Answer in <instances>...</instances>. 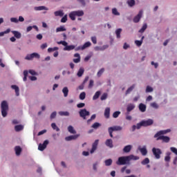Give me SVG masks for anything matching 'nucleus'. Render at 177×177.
<instances>
[{"instance_id": "obj_1", "label": "nucleus", "mask_w": 177, "mask_h": 177, "mask_svg": "<svg viewBox=\"0 0 177 177\" xmlns=\"http://www.w3.org/2000/svg\"><path fill=\"white\" fill-rule=\"evenodd\" d=\"M1 115L3 117H6L8 115V111L9 110V105L8 104V102L3 101L1 102Z\"/></svg>"}, {"instance_id": "obj_2", "label": "nucleus", "mask_w": 177, "mask_h": 177, "mask_svg": "<svg viewBox=\"0 0 177 177\" xmlns=\"http://www.w3.org/2000/svg\"><path fill=\"white\" fill-rule=\"evenodd\" d=\"M75 16H77V17H81L84 16V11L77 10V11H72L69 13V17L73 21L75 20Z\"/></svg>"}, {"instance_id": "obj_3", "label": "nucleus", "mask_w": 177, "mask_h": 177, "mask_svg": "<svg viewBox=\"0 0 177 177\" xmlns=\"http://www.w3.org/2000/svg\"><path fill=\"white\" fill-rule=\"evenodd\" d=\"M127 162H129L128 156L119 157L118 161H116L117 165H125Z\"/></svg>"}, {"instance_id": "obj_4", "label": "nucleus", "mask_w": 177, "mask_h": 177, "mask_svg": "<svg viewBox=\"0 0 177 177\" xmlns=\"http://www.w3.org/2000/svg\"><path fill=\"white\" fill-rule=\"evenodd\" d=\"M115 131H122V127L121 126H113V127H109L108 132L111 138H113V132Z\"/></svg>"}, {"instance_id": "obj_5", "label": "nucleus", "mask_w": 177, "mask_h": 177, "mask_svg": "<svg viewBox=\"0 0 177 177\" xmlns=\"http://www.w3.org/2000/svg\"><path fill=\"white\" fill-rule=\"evenodd\" d=\"M152 153L153 156H155V158L157 160H160L161 158V154H162V152L161 151V149L158 148L153 147L152 149Z\"/></svg>"}, {"instance_id": "obj_6", "label": "nucleus", "mask_w": 177, "mask_h": 177, "mask_svg": "<svg viewBox=\"0 0 177 177\" xmlns=\"http://www.w3.org/2000/svg\"><path fill=\"white\" fill-rule=\"evenodd\" d=\"M80 117L83 118V120H86L88 115H91V113L86 110V109H80L79 111Z\"/></svg>"}, {"instance_id": "obj_7", "label": "nucleus", "mask_w": 177, "mask_h": 177, "mask_svg": "<svg viewBox=\"0 0 177 177\" xmlns=\"http://www.w3.org/2000/svg\"><path fill=\"white\" fill-rule=\"evenodd\" d=\"M34 57L35 59H39L40 55L39 54L37 53H33L32 54H28L26 55V57H25L26 60H32L34 59Z\"/></svg>"}, {"instance_id": "obj_8", "label": "nucleus", "mask_w": 177, "mask_h": 177, "mask_svg": "<svg viewBox=\"0 0 177 177\" xmlns=\"http://www.w3.org/2000/svg\"><path fill=\"white\" fill-rule=\"evenodd\" d=\"M49 145V141L48 140H44L43 144H39L38 146V149L40 151H44L46 149V146Z\"/></svg>"}, {"instance_id": "obj_9", "label": "nucleus", "mask_w": 177, "mask_h": 177, "mask_svg": "<svg viewBox=\"0 0 177 177\" xmlns=\"http://www.w3.org/2000/svg\"><path fill=\"white\" fill-rule=\"evenodd\" d=\"M92 44L91 41L86 42L83 46H78L75 48V50H84V49H86V48H89Z\"/></svg>"}, {"instance_id": "obj_10", "label": "nucleus", "mask_w": 177, "mask_h": 177, "mask_svg": "<svg viewBox=\"0 0 177 177\" xmlns=\"http://www.w3.org/2000/svg\"><path fill=\"white\" fill-rule=\"evenodd\" d=\"M168 132H171V129L159 131L154 135V138H160V136H162L161 135H165L168 133Z\"/></svg>"}, {"instance_id": "obj_11", "label": "nucleus", "mask_w": 177, "mask_h": 177, "mask_svg": "<svg viewBox=\"0 0 177 177\" xmlns=\"http://www.w3.org/2000/svg\"><path fill=\"white\" fill-rule=\"evenodd\" d=\"M142 127H150L153 125L154 121L152 119H148L147 120H142Z\"/></svg>"}, {"instance_id": "obj_12", "label": "nucleus", "mask_w": 177, "mask_h": 177, "mask_svg": "<svg viewBox=\"0 0 177 177\" xmlns=\"http://www.w3.org/2000/svg\"><path fill=\"white\" fill-rule=\"evenodd\" d=\"M143 15V11L140 10L138 14L133 18V23H139L140 21V19H142V16Z\"/></svg>"}, {"instance_id": "obj_13", "label": "nucleus", "mask_w": 177, "mask_h": 177, "mask_svg": "<svg viewBox=\"0 0 177 177\" xmlns=\"http://www.w3.org/2000/svg\"><path fill=\"white\" fill-rule=\"evenodd\" d=\"M99 145V140H95L92 145V149L90 151L91 154H93L96 149H97V145Z\"/></svg>"}, {"instance_id": "obj_14", "label": "nucleus", "mask_w": 177, "mask_h": 177, "mask_svg": "<svg viewBox=\"0 0 177 177\" xmlns=\"http://www.w3.org/2000/svg\"><path fill=\"white\" fill-rule=\"evenodd\" d=\"M156 140H162V142H164L165 143H169V140H171V138H169V137L168 136H162L157 137Z\"/></svg>"}, {"instance_id": "obj_15", "label": "nucleus", "mask_w": 177, "mask_h": 177, "mask_svg": "<svg viewBox=\"0 0 177 177\" xmlns=\"http://www.w3.org/2000/svg\"><path fill=\"white\" fill-rule=\"evenodd\" d=\"M79 136V135L69 136L65 138V140H66V142H70V140H75V139H77Z\"/></svg>"}, {"instance_id": "obj_16", "label": "nucleus", "mask_w": 177, "mask_h": 177, "mask_svg": "<svg viewBox=\"0 0 177 177\" xmlns=\"http://www.w3.org/2000/svg\"><path fill=\"white\" fill-rule=\"evenodd\" d=\"M105 145L107 147H110V149H113V147H114V145H113V140L111 139H107L105 142Z\"/></svg>"}, {"instance_id": "obj_17", "label": "nucleus", "mask_w": 177, "mask_h": 177, "mask_svg": "<svg viewBox=\"0 0 177 177\" xmlns=\"http://www.w3.org/2000/svg\"><path fill=\"white\" fill-rule=\"evenodd\" d=\"M88 80H89V77L87 76L85 77L83 83L78 86V89H80V91H82V89H84V85L85 84H86V82H88Z\"/></svg>"}, {"instance_id": "obj_18", "label": "nucleus", "mask_w": 177, "mask_h": 177, "mask_svg": "<svg viewBox=\"0 0 177 177\" xmlns=\"http://www.w3.org/2000/svg\"><path fill=\"white\" fill-rule=\"evenodd\" d=\"M138 109L140 110V111H141V113H145V111H146V104H143V103H140L138 106Z\"/></svg>"}, {"instance_id": "obj_19", "label": "nucleus", "mask_w": 177, "mask_h": 177, "mask_svg": "<svg viewBox=\"0 0 177 177\" xmlns=\"http://www.w3.org/2000/svg\"><path fill=\"white\" fill-rule=\"evenodd\" d=\"M11 88L15 91L16 96H19L20 95V89L19 88V86L17 85H12Z\"/></svg>"}, {"instance_id": "obj_20", "label": "nucleus", "mask_w": 177, "mask_h": 177, "mask_svg": "<svg viewBox=\"0 0 177 177\" xmlns=\"http://www.w3.org/2000/svg\"><path fill=\"white\" fill-rule=\"evenodd\" d=\"M12 33L17 39H20V38H21V33H20L19 31L12 30Z\"/></svg>"}, {"instance_id": "obj_21", "label": "nucleus", "mask_w": 177, "mask_h": 177, "mask_svg": "<svg viewBox=\"0 0 177 177\" xmlns=\"http://www.w3.org/2000/svg\"><path fill=\"white\" fill-rule=\"evenodd\" d=\"M74 57H77V58L73 59L74 63H80V62H81V56L80 55V54L75 53L74 55Z\"/></svg>"}, {"instance_id": "obj_22", "label": "nucleus", "mask_w": 177, "mask_h": 177, "mask_svg": "<svg viewBox=\"0 0 177 177\" xmlns=\"http://www.w3.org/2000/svg\"><path fill=\"white\" fill-rule=\"evenodd\" d=\"M139 150L142 154V156H147V149H146V146L142 148H139Z\"/></svg>"}, {"instance_id": "obj_23", "label": "nucleus", "mask_w": 177, "mask_h": 177, "mask_svg": "<svg viewBox=\"0 0 177 177\" xmlns=\"http://www.w3.org/2000/svg\"><path fill=\"white\" fill-rule=\"evenodd\" d=\"M131 150H132V145H127L123 149L124 153H129Z\"/></svg>"}, {"instance_id": "obj_24", "label": "nucleus", "mask_w": 177, "mask_h": 177, "mask_svg": "<svg viewBox=\"0 0 177 177\" xmlns=\"http://www.w3.org/2000/svg\"><path fill=\"white\" fill-rule=\"evenodd\" d=\"M104 117L105 118H110V108L107 107L104 111Z\"/></svg>"}, {"instance_id": "obj_25", "label": "nucleus", "mask_w": 177, "mask_h": 177, "mask_svg": "<svg viewBox=\"0 0 177 177\" xmlns=\"http://www.w3.org/2000/svg\"><path fill=\"white\" fill-rule=\"evenodd\" d=\"M127 158L129 160V161H131V160H133V161H136L137 160H139V156H135L133 155H130L127 156Z\"/></svg>"}, {"instance_id": "obj_26", "label": "nucleus", "mask_w": 177, "mask_h": 177, "mask_svg": "<svg viewBox=\"0 0 177 177\" xmlns=\"http://www.w3.org/2000/svg\"><path fill=\"white\" fill-rule=\"evenodd\" d=\"M54 15L56 17L59 16L60 17H63V16H64V12H63V10H58L55 11L54 12Z\"/></svg>"}, {"instance_id": "obj_27", "label": "nucleus", "mask_w": 177, "mask_h": 177, "mask_svg": "<svg viewBox=\"0 0 177 177\" xmlns=\"http://www.w3.org/2000/svg\"><path fill=\"white\" fill-rule=\"evenodd\" d=\"M143 39H145V36H142L141 40H136L135 44L137 46H142V44H143Z\"/></svg>"}, {"instance_id": "obj_28", "label": "nucleus", "mask_w": 177, "mask_h": 177, "mask_svg": "<svg viewBox=\"0 0 177 177\" xmlns=\"http://www.w3.org/2000/svg\"><path fill=\"white\" fill-rule=\"evenodd\" d=\"M107 48H109V46L106 45V46H103L102 47L95 46L94 49L95 50H104L105 49H107Z\"/></svg>"}, {"instance_id": "obj_29", "label": "nucleus", "mask_w": 177, "mask_h": 177, "mask_svg": "<svg viewBox=\"0 0 177 177\" xmlns=\"http://www.w3.org/2000/svg\"><path fill=\"white\" fill-rule=\"evenodd\" d=\"M24 127L21 124H19V125H16L15 127V129L16 131V132H20V131H23Z\"/></svg>"}, {"instance_id": "obj_30", "label": "nucleus", "mask_w": 177, "mask_h": 177, "mask_svg": "<svg viewBox=\"0 0 177 177\" xmlns=\"http://www.w3.org/2000/svg\"><path fill=\"white\" fill-rule=\"evenodd\" d=\"M35 10H48V8L46 6H41L38 7H35Z\"/></svg>"}, {"instance_id": "obj_31", "label": "nucleus", "mask_w": 177, "mask_h": 177, "mask_svg": "<svg viewBox=\"0 0 177 177\" xmlns=\"http://www.w3.org/2000/svg\"><path fill=\"white\" fill-rule=\"evenodd\" d=\"M73 49H75V46L71 45V46H66L64 48V50H73Z\"/></svg>"}, {"instance_id": "obj_32", "label": "nucleus", "mask_w": 177, "mask_h": 177, "mask_svg": "<svg viewBox=\"0 0 177 177\" xmlns=\"http://www.w3.org/2000/svg\"><path fill=\"white\" fill-rule=\"evenodd\" d=\"M122 31V28H118L115 30V34H116V38H121V32Z\"/></svg>"}, {"instance_id": "obj_33", "label": "nucleus", "mask_w": 177, "mask_h": 177, "mask_svg": "<svg viewBox=\"0 0 177 177\" xmlns=\"http://www.w3.org/2000/svg\"><path fill=\"white\" fill-rule=\"evenodd\" d=\"M62 92H63V93H64V97H67L68 96V88L64 87V88L62 89Z\"/></svg>"}, {"instance_id": "obj_34", "label": "nucleus", "mask_w": 177, "mask_h": 177, "mask_svg": "<svg viewBox=\"0 0 177 177\" xmlns=\"http://www.w3.org/2000/svg\"><path fill=\"white\" fill-rule=\"evenodd\" d=\"M135 89V84H133L131 86H130L126 91L125 95H129L132 91Z\"/></svg>"}, {"instance_id": "obj_35", "label": "nucleus", "mask_w": 177, "mask_h": 177, "mask_svg": "<svg viewBox=\"0 0 177 177\" xmlns=\"http://www.w3.org/2000/svg\"><path fill=\"white\" fill-rule=\"evenodd\" d=\"M15 153L17 156H20L21 153V148L19 146L15 147Z\"/></svg>"}, {"instance_id": "obj_36", "label": "nucleus", "mask_w": 177, "mask_h": 177, "mask_svg": "<svg viewBox=\"0 0 177 177\" xmlns=\"http://www.w3.org/2000/svg\"><path fill=\"white\" fill-rule=\"evenodd\" d=\"M147 28V24H144L141 29L139 30V32H140L141 34H143V32L146 31Z\"/></svg>"}, {"instance_id": "obj_37", "label": "nucleus", "mask_w": 177, "mask_h": 177, "mask_svg": "<svg viewBox=\"0 0 177 177\" xmlns=\"http://www.w3.org/2000/svg\"><path fill=\"white\" fill-rule=\"evenodd\" d=\"M100 127H102V124L99 122H95L92 124L91 128H93V129H97Z\"/></svg>"}, {"instance_id": "obj_38", "label": "nucleus", "mask_w": 177, "mask_h": 177, "mask_svg": "<svg viewBox=\"0 0 177 177\" xmlns=\"http://www.w3.org/2000/svg\"><path fill=\"white\" fill-rule=\"evenodd\" d=\"M100 94V91H97L93 97V100H97V99H99Z\"/></svg>"}, {"instance_id": "obj_39", "label": "nucleus", "mask_w": 177, "mask_h": 177, "mask_svg": "<svg viewBox=\"0 0 177 177\" xmlns=\"http://www.w3.org/2000/svg\"><path fill=\"white\" fill-rule=\"evenodd\" d=\"M105 165L106 167H110V165H111V164H113V160L111 159H107L104 161Z\"/></svg>"}, {"instance_id": "obj_40", "label": "nucleus", "mask_w": 177, "mask_h": 177, "mask_svg": "<svg viewBox=\"0 0 177 177\" xmlns=\"http://www.w3.org/2000/svg\"><path fill=\"white\" fill-rule=\"evenodd\" d=\"M59 115H64L65 117H68V115H70V113H68V111H59Z\"/></svg>"}, {"instance_id": "obj_41", "label": "nucleus", "mask_w": 177, "mask_h": 177, "mask_svg": "<svg viewBox=\"0 0 177 177\" xmlns=\"http://www.w3.org/2000/svg\"><path fill=\"white\" fill-rule=\"evenodd\" d=\"M95 119H96V114L92 115L91 118L87 120L88 125H89V124H91V122L92 121H93V120H95Z\"/></svg>"}, {"instance_id": "obj_42", "label": "nucleus", "mask_w": 177, "mask_h": 177, "mask_svg": "<svg viewBox=\"0 0 177 177\" xmlns=\"http://www.w3.org/2000/svg\"><path fill=\"white\" fill-rule=\"evenodd\" d=\"M150 162V159L149 158H145L142 162V165H147V164H149Z\"/></svg>"}, {"instance_id": "obj_43", "label": "nucleus", "mask_w": 177, "mask_h": 177, "mask_svg": "<svg viewBox=\"0 0 177 177\" xmlns=\"http://www.w3.org/2000/svg\"><path fill=\"white\" fill-rule=\"evenodd\" d=\"M68 131L70 133H77V131L74 130V127H73V126H68Z\"/></svg>"}, {"instance_id": "obj_44", "label": "nucleus", "mask_w": 177, "mask_h": 177, "mask_svg": "<svg viewBox=\"0 0 177 177\" xmlns=\"http://www.w3.org/2000/svg\"><path fill=\"white\" fill-rule=\"evenodd\" d=\"M133 109H135V105L131 104L128 105L127 110L128 113H130V111H132V110H133Z\"/></svg>"}, {"instance_id": "obj_45", "label": "nucleus", "mask_w": 177, "mask_h": 177, "mask_svg": "<svg viewBox=\"0 0 177 177\" xmlns=\"http://www.w3.org/2000/svg\"><path fill=\"white\" fill-rule=\"evenodd\" d=\"M51 127L53 128V129L55 130L57 132H59L60 131V129L57 127V126L56 125V123H52Z\"/></svg>"}, {"instance_id": "obj_46", "label": "nucleus", "mask_w": 177, "mask_h": 177, "mask_svg": "<svg viewBox=\"0 0 177 177\" xmlns=\"http://www.w3.org/2000/svg\"><path fill=\"white\" fill-rule=\"evenodd\" d=\"M84 68H80L77 72V76L78 77H82L83 74H84Z\"/></svg>"}, {"instance_id": "obj_47", "label": "nucleus", "mask_w": 177, "mask_h": 177, "mask_svg": "<svg viewBox=\"0 0 177 177\" xmlns=\"http://www.w3.org/2000/svg\"><path fill=\"white\" fill-rule=\"evenodd\" d=\"M62 31H66V28H64V26H60L59 28H57L56 32H60Z\"/></svg>"}, {"instance_id": "obj_48", "label": "nucleus", "mask_w": 177, "mask_h": 177, "mask_svg": "<svg viewBox=\"0 0 177 177\" xmlns=\"http://www.w3.org/2000/svg\"><path fill=\"white\" fill-rule=\"evenodd\" d=\"M112 14L114 15V16H120V13L117 8H113L112 9Z\"/></svg>"}, {"instance_id": "obj_49", "label": "nucleus", "mask_w": 177, "mask_h": 177, "mask_svg": "<svg viewBox=\"0 0 177 177\" xmlns=\"http://www.w3.org/2000/svg\"><path fill=\"white\" fill-rule=\"evenodd\" d=\"M86 96V93H85V92H82L80 94V100H84L85 97Z\"/></svg>"}, {"instance_id": "obj_50", "label": "nucleus", "mask_w": 177, "mask_h": 177, "mask_svg": "<svg viewBox=\"0 0 177 177\" xmlns=\"http://www.w3.org/2000/svg\"><path fill=\"white\" fill-rule=\"evenodd\" d=\"M55 50H59L58 47H54V48H48V52L50 53V52H55Z\"/></svg>"}, {"instance_id": "obj_51", "label": "nucleus", "mask_w": 177, "mask_h": 177, "mask_svg": "<svg viewBox=\"0 0 177 177\" xmlns=\"http://www.w3.org/2000/svg\"><path fill=\"white\" fill-rule=\"evenodd\" d=\"M57 44L58 45H63L64 46H65V48H66V46H67V45H68L67 41H57Z\"/></svg>"}, {"instance_id": "obj_52", "label": "nucleus", "mask_w": 177, "mask_h": 177, "mask_svg": "<svg viewBox=\"0 0 177 177\" xmlns=\"http://www.w3.org/2000/svg\"><path fill=\"white\" fill-rule=\"evenodd\" d=\"M127 3L129 5V6H135V0H129L127 1Z\"/></svg>"}, {"instance_id": "obj_53", "label": "nucleus", "mask_w": 177, "mask_h": 177, "mask_svg": "<svg viewBox=\"0 0 177 177\" xmlns=\"http://www.w3.org/2000/svg\"><path fill=\"white\" fill-rule=\"evenodd\" d=\"M120 114H121L120 111H115L113 113V118H118V116L120 115Z\"/></svg>"}, {"instance_id": "obj_54", "label": "nucleus", "mask_w": 177, "mask_h": 177, "mask_svg": "<svg viewBox=\"0 0 177 177\" xmlns=\"http://www.w3.org/2000/svg\"><path fill=\"white\" fill-rule=\"evenodd\" d=\"M104 73V68H101L97 73V77H101L102 74H103Z\"/></svg>"}, {"instance_id": "obj_55", "label": "nucleus", "mask_w": 177, "mask_h": 177, "mask_svg": "<svg viewBox=\"0 0 177 177\" xmlns=\"http://www.w3.org/2000/svg\"><path fill=\"white\" fill-rule=\"evenodd\" d=\"M91 41L93 44H94V45H96L97 44V39L95 36L91 37Z\"/></svg>"}, {"instance_id": "obj_56", "label": "nucleus", "mask_w": 177, "mask_h": 177, "mask_svg": "<svg viewBox=\"0 0 177 177\" xmlns=\"http://www.w3.org/2000/svg\"><path fill=\"white\" fill-rule=\"evenodd\" d=\"M101 100H106L107 99V93H104L100 97Z\"/></svg>"}, {"instance_id": "obj_57", "label": "nucleus", "mask_w": 177, "mask_h": 177, "mask_svg": "<svg viewBox=\"0 0 177 177\" xmlns=\"http://www.w3.org/2000/svg\"><path fill=\"white\" fill-rule=\"evenodd\" d=\"M67 21V15H64L62 19H61V23H66Z\"/></svg>"}, {"instance_id": "obj_58", "label": "nucleus", "mask_w": 177, "mask_h": 177, "mask_svg": "<svg viewBox=\"0 0 177 177\" xmlns=\"http://www.w3.org/2000/svg\"><path fill=\"white\" fill-rule=\"evenodd\" d=\"M77 107L78 109H82V107H85V103H82V102L79 103L77 104Z\"/></svg>"}, {"instance_id": "obj_59", "label": "nucleus", "mask_w": 177, "mask_h": 177, "mask_svg": "<svg viewBox=\"0 0 177 177\" xmlns=\"http://www.w3.org/2000/svg\"><path fill=\"white\" fill-rule=\"evenodd\" d=\"M171 151H172V153H174V154H176V156H177V149L172 147L170 148Z\"/></svg>"}, {"instance_id": "obj_60", "label": "nucleus", "mask_w": 177, "mask_h": 177, "mask_svg": "<svg viewBox=\"0 0 177 177\" xmlns=\"http://www.w3.org/2000/svg\"><path fill=\"white\" fill-rule=\"evenodd\" d=\"M151 106L153 107V109H158V104L156 102H153L151 104Z\"/></svg>"}, {"instance_id": "obj_61", "label": "nucleus", "mask_w": 177, "mask_h": 177, "mask_svg": "<svg viewBox=\"0 0 177 177\" xmlns=\"http://www.w3.org/2000/svg\"><path fill=\"white\" fill-rule=\"evenodd\" d=\"M12 23H19V19L17 18L12 17L10 19Z\"/></svg>"}, {"instance_id": "obj_62", "label": "nucleus", "mask_w": 177, "mask_h": 177, "mask_svg": "<svg viewBox=\"0 0 177 177\" xmlns=\"http://www.w3.org/2000/svg\"><path fill=\"white\" fill-rule=\"evenodd\" d=\"M146 92L147 93L153 92V88L150 87V86H147L146 88Z\"/></svg>"}, {"instance_id": "obj_63", "label": "nucleus", "mask_w": 177, "mask_h": 177, "mask_svg": "<svg viewBox=\"0 0 177 177\" xmlns=\"http://www.w3.org/2000/svg\"><path fill=\"white\" fill-rule=\"evenodd\" d=\"M56 111H54V112H53L52 113H51V115H50V118H51V120H53V118H56Z\"/></svg>"}, {"instance_id": "obj_64", "label": "nucleus", "mask_w": 177, "mask_h": 177, "mask_svg": "<svg viewBox=\"0 0 177 177\" xmlns=\"http://www.w3.org/2000/svg\"><path fill=\"white\" fill-rule=\"evenodd\" d=\"M93 84H94L93 80H91L89 82L88 88H92V86H93Z\"/></svg>"}]
</instances>
